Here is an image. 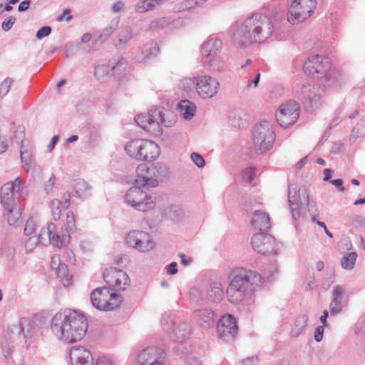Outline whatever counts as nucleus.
Instances as JSON below:
<instances>
[{
	"label": "nucleus",
	"mask_w": 365,
	"mask_h": 365,
	"mask_svg": "<svg viewBox=\"0 0 365 365\" xmlns=\"http://www.w3.org/2000/svg\"><path fill=\"white\" fill-rule=\"evenodd\" d=\"M279 23L275 19L261 14H253L246 18L233 34V42L238 48H247L253 43H261L272 35L279 38Z\"/></svg>",
	"instance_id": "1"
},
{
	"label": "nucleus",
	"mask_w": 365,
	"mask_h": 365,
	"mask_svg": "<svg viewBox=\"0 0 365 365\" xmlns=\"http://www.w3.org/2000/svg\"><path fill=\"white\" fill-rule=\"evenodd\" d=\"M230 283L227 289L229 302L237 304L245 302L250 305L254 303L255 292L263 284V278L255 270L236 267L230 274Z\"/></svg>",
	"instance_id": "2"
},
{
	"label": "nucleus",
	"mask_w": 365,
	"mask_h": 365,
	"mask_svg": "<svg viewBox=\"0 0 365 365\" xmlns=\"http://www.w3.org/2000/svg\"><path fill=\"white\" fill-rule=\"evenodd\" d=\"M88 320L84 314L76 310L65 309L53 317L51 329L58 339L66 343L81 340L88 330Z\"/></svg>",
	"instance_id": "3"
},
{
	"label": "nucleus",
	"mask_w": 365,
	"mask_h": 365,
	"mask_svg": "<svg viewBox=\"0 0 365 365\" xmlns=\"http://www.w3.org/2000/svg\"><path fill=\"white\" fill-rule=\"evenodd\" d=\"M331 63L329 57L315 55L309 57L304 63V73L313 78L324 79L326 86H330L336 82V73L331 71Z\"/></svg>",
	"instance_id": "4"
},
{
	"label": "nucleus",
	"mask_w": 365,
	"mask_h": 365,
	"mask_svg": "<svg viewBox=\"0 0 365 365\" xmlns=\"http://www.w3.org/2000/svg\"><path fill=\"white\" fill-rule=\"evenodd\" d=\"M125 150L130 157L148 162L155 160L160 153V148L157 143L145 139H135L128 142Z\"/></svg>",
	"instance_id": "5"
},
{
	"label": "nucleus",
	"mask_w": 365,
	"mask_h": 365,
	"mask_svg": "<svg viewBox=\"0 0 365 365\" xmlns=\"http://www.w3.org/2000/svg\"><path fill=\"white\" fill-rule=\"evenodd\" d=\"M288 200L292 219L297 221L306 213L309 203L307 188L305 186H301L297 192V186L289 184Z\"/></svg>",
	"instance_id": "6"
},
{
	"label": "nucleus",
	"mask_w": 365,
	"mask_h": 365,
	"mask_svg": "<svg viewBox=\"0 0 365 365\" xmlns=\"http://www.w3.org/2000/svg\"><path fill=\"white\" fill-rule=\"evenodd\" d=\"M152 123V133L158 136L163 133L162 125L171 128L175 125L176 115L171 110L162 107L152 106L148 113Z\"/></svg>",
	"instance_id": "7"
},
{
	"label": "nucleus",
	"mask_w": 365,
	"mask_h": 365,
	"mask_svg": "<svg viewBox=\"0 0 365 365\" xmlns=\"http://www.w3.org/2000/svg\"><path fill=\"white\" fill-rule=\"evenodd\" d=\"M146 188L134 185L126 192L125 202L138 211L147 212L154 207L151 196L146 193Z\"/></svg>",
	"instance_id": "8"
},
{
	"label": "nucleus",
	"mask_w": 365,
	"mask_h": 365,
	"mask_svg": "<svg viewBox=\"0 0 365 365\" xmlns=\"http://www.w3.org/2000/svg\"><path fill=\"white\" fill-rule=\"evenodd\" d=\"M252 140L261 153L269 150L275 140V134L270 124L263 121L256 125L252 130Z\"/></svg>",
	"instance_id": "9"
},
{
	"label": "nucleus",
	"mask_w": 365,
	"mask_h": 365,
	"mask_svg": "<svg viewBox=\"0 0 365 365\" xmlns=\"http://www.w3.org/2000/svg\"><path fill=\"white\" fill-rule=\"evenodd\" d=\"M316 6V0H294L288 13L289 22L295 24L304 21L314 13Z\"/></svg>",
	"instance_id": "10"
},
{
	"label": "nucleus",
	"mask_w": 365,
	"mask_h": 365,
	"mask_svg": "<svg viewBox=\"0 0 365 365\" xmlns=\"http://www.w3.org/2000/svg\"><path fill=\"white\" fill-rule=\"evenodd\" d=\"M299 110V103L292 100L288 101L282 103L276 112V120L281 127L287 128L297 120Z\"/></svg>",
	"instance_id": "11"
},
{
	"label": "nucleus",
	"mask_w": 365,
	"mask_h": 365,
	"mask_svg": "<svg viewBox=\"0 0 365 365\" xmlns=\"http://www.w3.org/2000/svg\"><path fill=\"white\" fill-rule=\"evenodd\" d=\"M252 249L262 255L277 252V244L274 237L266 232L255 233L251 239Z\"/></svg>",
	"instance_id": "12"
},
{
	"label": "nucleus",
	"mask_w": 365,
	"mask_h": 365,
	"mask_svg": "<svg viewBox=\"0 0 365 365\" xmlns=\"http://www.w3.org/2000/svg\"><path fill=\"white\" fill-rule=\"evenodd\" d=\"M238 331L235 317L230 314L222 316L217 324L218 336L224 341H233Z\"/></svg>",
	"instance_id": "13"
},
{
	"label": "nucleus",
	"mask_w": 365,
	"mask_h": 365,
	"mask_svg": "<svg viewBox=\"0 0 365 365\" xmlns=\"http://www.w3.org/2000/svg\"><path fill=\"white\" fill-rule=\"evenodd\" d=\"M136 178L134 185L142 186L149 189L158 185V180L155 178V173L153 165L148 166L146 164H140L136 168Z\"/></svg>",
	"instance_id": "14"
},
{
	"label": "nucleus",
	"mask_w": 365,
	"mask_h": 365,
	"mask_svg": "<svg viewBox=\"0 0 365 365\" xmlns=\"http://www.w3.org/2000/svg\"><path fill=\"white\" fill-rule=\"evenodd\" d=\"M219 86L217 80L209 76H199L196 81V91L203 98L213 97L217 93Z\"/></svg>",
	"instance_id": "15"
},
{
	"label": "nucleus",
	"mask_w": 365,
	"mask_h": 365,
	"mask_svg": "<svg viewBox=\"0 0 365 365\" xmlns=\"http://www.w3.org/2000/svg\"><path fill=\"white\" fill-rule=\"evenodd\" d=\"M165 352L158 347H148L138 356V365H164Z\"/></svg>",
	"instance_id": "16"
},
{
	"label": "nucleus",
	"mask_w": 365,
	"mask_h": 365,
	"mask_svg": "<svg viewBox=\"0 0 365 365\" xmlns=\"http://www.w3.org/2000/svg\"><path fill=\"white\" fill-rule=\"evenodd\" d=\"M73 365H93V357L91 351L83 346H73L69 353Z\"/></svg>",
	"instance_id": "17"
},
{
	"label": "nucleus",
	"mask_w": 365,
	"mask_h": 365,
	"mask_svg": "<svg viewBox=\"0 0 365 365\" xmlns=\"http://www.w3.org/2000/svg\"><path fill=\"white\" fill-rule=\"evenodd\" d=\"M346 306V302L344 299V289L341 285H336L333 289L331 299L329 304L331 315L335 316L341 313Z\"/></svg>",
	"instance_id": "18"
},
{
	"label": "nucleus",
	"mask_w": 365,
	"mask_h": 365,
	"mask_svg": "<svg viewBox=\"0 0 365 365\" xmlns=\"http://www.w3.org/2000/svg\"><path fill=\"white\" fill-rule=\"evenodd\" d=\"M222 48V41L217 37L209 38L201 46V55L205 58L217 57Z\"/></svg>",
	"instance_id": "19"
},
{
	"label": "nucleus",
	"mask_w": 365,
	"mask_h": 365,
	"mask_svg": "<svg viewBox=\"0 0 365 365\" xmlns=\"http://www.w3.org/2000/svg\"><path fill=\"white\" fill-rule=\"evenodd\" d=\"M112 288L107 287H98L93 289L91 294V301L93 307L99 310H103L101 306L106 305L107 303Z\"/></svg>",
	"instance_id": "20"
},
{
	"label": "nucleus",
	"mask_w": 365,
	"mask_h": 365,
	"mask_svg": "<svg viewBox=\"0 0 365 365\" xmlns=\"http://www.w3.org/2000/svg\"><path fill=\"white\" fill-rule=\"evenodd\" d=\"M193 315L199 325L207 329L215 324V314L213 310L202 308L194 311Z\"/></svg>",
	"instance_id": "21"
},
{
	"label": "nucleus",
	"mask_w": 365,
	"mask_h": 365,
	"mask_svg": "<svg viewBox=\"0 0 365 365\" xmlns=\"http://www.w3.org/2000/svg\"><path fill=\"white\" fill-rule=\"evenodd\" d=\"M228 120L235 128H245L248 125V114L243 109L235 108L229 112Z\"/></svg>",
	"instance_id": "22"
},
{
	"label": "nucleus",
	"mask_w": 365,
	"mask_h": 365,
	"mask_svg": "<svg viewBox=\"0 0 365 365\" xmlns=\"http://www.w3.org/2000/svg\"><path fill=\"white\" fill-rule=\"evenodd\" d=\"M206 302L219 303L224 296L222 286L220 282H212L205 289Z\"/></svg>",
	"instance_id": "23"
},
{
	"label": "nucleus",
	"mask_w": 365,
	"mask_h": 365,
	"mask_svg": "<svg viewBox=\"0 0 365 365\" xmlns=\"http://www.w3.org/2000/svg\"><path fill=\"white\" fill-rule=\"evenodd\" d=\"M174 328L172 331L171 338L176 342H183L191 334V326L186 322L174 323Z\"/></svg>",
	"instance_id": "24"
},
{
	"label": "nucleus",
	"mask_w": 365,
	"mask_h": 365,
	"mask_svg": "<svg viewBox=\"0 0 365 365\" xmlns=\"http://www.w3.org/2000/svg\"><path fill=\"white\" fill-rule=\"evenodd\" d=\"M252 224L255 229L267 232L270 228V218L267 213L256 210L253 213Z\"/></svg>",
	"instance_id": "25"
},
{
	"label": "nucleus",
	"mask_w": 365,
	"mask_h": 365,
	"mask_svg": "<svg viewBox=\"0 0 365 365\" xmlns=\"http://www.w3.org/2000/svg\"><path fill=\"white\" fill-rule=\"evenodd\" d=\"M160 48L157 43L150 42L145 44L137 56V59L140 63H146L150 58L155 57L159 53Z\"/></svg>",
	"instance_id": "26"
},
{
	"label": "nucleus",
	"mask_w": 365,
	"mask_h": 365,
	"mask_svg": "<svg viewBox=\"0 0 365 365\" xmlns=\"http://www.w3.org/2000/svg\"><path fill=\"white\" fill-rule=\"evenodd\" d=\"M110 66L113 75L118 79H121L126 74L128 69V61L123 57L113 58L110 61Z\"/></svg>",
	"instance_id": "27"
},
{
	"label": "nucleus",
	"mask_w": 365,
	"mask_h": 365,
	"mask_svg": "<svg viewBox=\"0 0 365 365\" xmlns=\"http://www.w3.org/2000/svg\"><path fill=\"white\" fill-rule=\"evenodd\" d=\"M0 201L4 207H11L12 205L19 203L17 197L8 182L5 183L1 188Z\"/></svg>",
	"instance_id": "28"
},
{
	"label": "nucleus",
	"mask_w": 365,
	"mask_h": 365,
	"mask_svg": "<svg viewBox=\"0 0 365 365\" xmlns=\"http://www.w3.org/2000/svg\"><path fill=\"white\" fill-rule=\"evenodd\" d=\"M154 242L151 239L150 235L145 232L141 231L140 233L138 240H137V245L135 249L141 252H148L154 247Z\"/></svg>",
	"instance_id": "29"
},
{
	"label": "nucleus",
	"mask_w": 365,
	"mask_h": 365,
	"mask_svg": "<svg viewBox=\"0 0 365 365\" xmlns=\"http://www.w3.org/2000/svg\"><path fill=\"white\" fill-rule=\"evenodd\" d=\"M30 321L26 318H21L18 325H13L9 328L11 334H17L19 336L22 334L24 338H27L29 334Z\"/></svg>",
	"instance_id": "30"
},
{
	"label": "nucleus",
	"mask_w": 365,
	"mask_h": 365,
	"mask_svg": "<svg viewBox=\"0 0 365 365\" xmlns=\"http://www.w3.org/2000/svg\"><path fill=\"white\" fill-rule=\"evenodd\" d=\"M178 107L183 111L182 115L185 120H190L194 117L196 111L194 103L189 100H182L179 102Z\"/></svg>",
	"instance_id": "31"
},
{
	"label": "nucleus",
	"mask_w": 365,
	"mask_h": 365,
	"mask_svg": "<svg viewBox=\"0 0 365 365\" xmlns=\"http://www.w3.org/2000/svg\"><path fill=\"white\" fill-rule=\"evenodd\" d=\"M55 231H56V225L53 222H50L46 228L41 230V232L38 235V243L43 245L51 243V235L53 232H55Z\"/></svg>",
	"instance_id": "32"
},
{
	"label": "nucleus",
	"mask_w": 365,
	"mask_h": 365,
	"mask_svg": "<svg viewBox=\"0 0 365 365\" xmlns=\"http://www.w3.org/2000/svg\"><path fill=\"white\" fill-rule=\"evenodd\" d=\"M76 196L84 199L90 195L91 186L83 180H76L73 185Z\"/></svg>",
	"instance_id": "33"
},
{
	"label": "nucleus",
	"mask_w": 365,
	"mask_h": 365,
	"mask_svg": "<svg viewBox=\"0 0 365 365\" xmlns=\"http://www.w3.org/2000/svg\"><path fill=\"white\" fill-rule=\"evenodd\" d=\"M123 302L122 296L116 292H111L106 305L101 306L103 311H113L120 307Z\"/></svg>",
	"instance_id": "34"
},
{
	"label": "nucleus",
	"mask_w": 365,
	"mask_h": 365,
	"mask_svg": "<svg viewBox=\"0 0 365 365\" xmlns=\"http://www.w3.org/2000/svg\"><path fill=\"white\" fill-rule=\"evenodd\" d=\"M8 211L7 222L9 225H15L19 220L21 212L19 203L12 205V206L4 207Z\"/></svg>",
	"instance_id": "35"
},
{
	"label": "nucleus",
	"mask_w": 365,
	"mask_h": 365,
	"mask_svg": "<svg viewBox=\"0 0 365 365\" xmlns=\"http://www.w3.org/2000/svg\"><path fill=\"white\" fill-rule=\"evenodd\" d=\"M365 135V114L363 115L361 119L358 121L355 127L351 130L349 140L351 142L354 141L358 138L363 137Z\"/></svg>",
	"instance_id": "36"
},
{
	"label": "nucleus",
	"mask_w": 365,
	"mask_h": 365,
	"mask_svg": "<svg viewBox=\"0 0 365 365\" xmlns=\"http://www.w3.org/2000/svg\"><path fill=\"white\" fill-rule=\"evenodd\" d=\"M132 29L130 27L126 26L122 29L119 32L118 36V43H115V46L118 48H124L125 44L132 38Z\"/></svg>",
	"instance_id": "37"
},
{
	"label": "nucleus",
	"mask_w": 365,
	"mask_h": 365,
	"mask_svg": "<svg viewBox=\"0 0 365 365\" xmlns=\"http://www.w3.org/2000/svg\"><path fill=\"white\" fill-rule=\"evenodd\" d=\"M115 279L113 280V285L111 287H115L118 289L125 290V287H121V284L128 285L130 282V279L128 275L122 269H118V275L116 274Z\"/></svg>",
	"instance_id": "38"
},
{
	"label": "nucleus",
	"mask_w": 365,
	"mask_h": 365,
	"mask_svg": "<svg viewBox=\"0 0 365 365\" xmlns=\"http://www.w3.org/2000/svg\"><path fill=\"white\" fill-rule=\"evenodd\" d=\"M357 256L356 252L346 254L341 260V267L345 269H352L355 265Z\"/></svg>",
	"instance_id": "39"
},
{
	"label": "nucleus",
	"mask_w": 365,
	"mask_h": 365,
	"mask_svg": "<svg viewBox=\"0 0 365 365\" xmlns=\"http://www.w3.org/2000/svg\"><path fill=\"white\" fill-rule=\"evenodd\" d=\"M8 183L18 200L19 198L24 197L26 191L22 187V180L20 178H16L14 181L8 182Z\"/></svg>",
	"instance_id": "40"
},
{
	"label": "nucleus",
	"mask_w": 365,
	"mask_h": 365,
	"mask_svg": "<svg viewBox=\"0 0 365 365\" xmlns=\"http://www.w3.org/2000/svg\"><path fill=\"white\" fill-rule=\"evenodd\" d=\"M148 114H139L135 117V121L143 129L152 133V123Z\"/></svg>",
	"instance_id": "41"
},
{
	"label": "nucleus",
	"mask_w": 365,
	"mask_h": 365,
	"mask_svg": "<svg viewBox=\"0 0 365 365\" xmlns=\"http://www.w3.org/2000/svg\"><path fill=\"white\" fill-rule=\"evenodd\" d=\"M153 168L156 180L168 178L170 171L169 168L165 165L158 163L155 165H153Z\"/></svg>",
	"instance_id": "42"
},
{
	"label": "nucleus",
	"mask_w": 365,
	"mask_h": 365,
	"mask_svg": "<svg viewBox=\"0 0 365 365\" xmlns=\"http://www.w3.org/2000/svg\"><path fill=\"white\" fill-rule=\"evenodd\" d=\"M170 24V19L168 17H161L153 20L150 24V29L158 31L163 29Z\"/></svg>",
	"instance_id": "43"
},
{
	"label": "nucleus",
	"mask_w": 365,
	"mask_h": 365,
	"mask_svg": "<svg viewBox=\"0 0 365 365\" xmlns=\"http://www.w3.org/2000/svg\"><path fill=\"white\" fill-rule=\"evenodd\" d=\"M69 234L65 232L61 236L58 232L55 231L51 235V242H53L57 247L61 248L63 245H66V242L69 241Z\"/></svg>",
	"instance_id": "44"
},
{
	"label": "nucleus",
	"mask_w": 365,
	"mask_h": 365,
	"mask_svg": "<svg viewBox=\"0 0 365 365\" xmlns=\"http://www.w3.org/2000/svg\"><path fill=\"white\" fill-rule=\"evenodd\" d=\"M168 215L169 218L175 222L180 221L184 217L182 209L175 205H173L169 207Z\"/></svg>",
	"instance_id": "45"
},
{
	"label": "nucleus",
	"mask_w": 365,
	"mask_h": 365,
	"mask_svg": "<svg viewBox=\"0 0 365 365\" xmlns=\"http://www.w3.org/2000/svg\"><path fill=\"white\" fill-rule=\"evenodd\" d=\"M192 301L195 302L198 304L206 303L204 289H192L190 293Z\"/></svg>",
	"instance_id": "46"
},
{
	"label": "nucleus",
	"mask_w": 365,
	"mask_h": 365,
	"mask_svg": "<svg viewBox=\"0 0 365 365\" xmlns=\"http://www.w3.org/2000/svg\"><path fill=\"white\" fill-rule=\"evenodd\" d=\"M116 274L118 275V269L115 267L106 269L103 272V277L105 282L109 286L108 287L111 288V286L113 285V280L117 277Z\"/></svg>",
	"instance_id": "47"
},
{
	"label": "nucleus",
	"mask_w": 365,
	"mask_h": 365,
	"mask_svg": "<svg viewBox=\"0 0 365 365\" xmlns=\"http://www.w3.org/2000/svg\"><path fill=\"white\" fill-rule=\"evenodd\" d=\"M208 58L209 61L207 62V65L210 70L214 71H222L224 69L225 63L220 58H217V56Z\"/></svg>",
	"instance_id": "48"
},
{
	"label": "nucleus",
	"mask_w": 365,
	"mask_h": 365,
	"mask_svg": "<svg viewBox=\"0 0 365 365\" xmlns=\"http://www.w3.org/2000/svg\"><path fill=\"white\" fill-rule=\"evenodd\" d=\"M110 71V66L98 65L95 67L94 76L98 81H103Z\"/></svg>",
	"instance_id": "49"
},
{
	"label": "nucleus",
	"mask_w": 365,
	"mask_h": 365,
	"mask_svg": "<svg viewBox=\"0 0 365 365\" xmlns=\"http://www.w3.org/2000/svg\"><path fill=\"white\" fill-rule=\"evenodd\" d=\"M141 233V231L139 230H133L128 232L125 237V241L127 245L135 249V246L137 245V240H138V237Z\"/></svg>",
	"instance_id": "50"
},
{
	"label": "nucleus",
	"mask_w": 365,
	"mask_h": 365,
	"mask_svg": "<svg viewBox=\"0 0 365 365\" xmlns=\"http://www.w3.org/2000/svg\"><path fill=\"white\" fill-rule=\"evenodd\" d=\"M76 220L73 213L71 211L68 212L66 215V232L69 234V232H76Z\"/></svg>",
	"instance_id": "51"
},
{
	"label": "nucleus",
	"mask_w": 365,
	"mask_h": 365,
	"mask_svg": "<svg viewBox=\"0 0 365 365\" xmlns=\"http://www.w3.org/2000/svg\"><path fill=\"white\" fill-rule=\"evenodd\" d=\"M52 207V215L55 221H57L61 217V202L58 199H54L51 202Z\"/></svg>",
	"instance_id": "52"
},
{
	"label": "nucleus",
	"mask_w": 365,
	"mask_h": 365,
	"mask_svg": "<svg viewBox=\"0 0 365 365\" xmlns=\"http://www.w3.org/2000/svg\"><path fill=\"white\" fill-rule=\"evenodd\" d=\"M205 1L206 0H185L180 4V9L182 10L190 9L204 4Z\"/></svg>",
	"instance_id": "53"
},
{
	"label": "nucleus",
	"mask_w": 365,
	"mask_h": 365,
	"mask_svg": "<svg viewBox=\"0 0 365 365\" xmlns=\"http://www.w3.org/2000/svg\"><path fill=\"white\" fill-rule=\"evenodd\" d=\"M255 176V168L250 167L245 169L242 173V178L247 183H251Z\"/></svg>",
	"instance_id": "54"
},
{
	"label": "nucleus",
	"mask_w": 365,
	"mask_h": 365,
	"mask_svg": "<svg viewBox=\"0 0 365 365\" xmlns=\"http://www.w3.org/2000/svg\"><path fill=\"white\" fill-rule=\"evenodd\" d=\"M11 83H12V80L10 78H5L1 83V84H0V98H3L8 93Z\"/></svg>",
	"instance_id": "55"
},
{
	"label": "nucleus",
	"mask_w": 365,
	"mask_h": 365,
	"mask_svg": "<svg viewBox=\"0 0 365 365\" xmlns=\"http://www.w3.org/2000/svg\"><path fill=\"white\" fill-rule=\"evenodd\" d=\"M115 30V26H113V25H110V26L106 28L99 35L98 38L96 40V41H99L101 43H103Z\"/></svg>",
	"instance_id": "56"
},
{
	"label": "nucleus",
	"mask_w": 365,
	"mask_h": 365,
	"mask_svg": "<svg viewBox=\"0 0 365 365\" xmlns=\"http://www.w3.org/2000/svg\"><path fill=\"white\" fill-rule=\"evenodd\" d=\"M52 29L49 26H44L40 28L36 34V38L37 39H42L44 37L48 36L51 33Z\"/></svg>",
	"instance_id": "57"
},
{
	"label": "nucleus",
	"mask_w": 365,
	"mask_h": 365,
	"mask_svg": "<svg viewBox=\"0 0 365 365\" xmlns=\"http://www.w3.org/2000/svg\"><path fill=\"white\" fill-rule=\"evenodd\" d=\"M197 78H185L182 80L183 88L187 91H192L193 88H196V81Z\"/></svg>",
	"instance_id": "58"
},
{
	"label": "nucleus",
	"mask_w": 365,
	"mask_h": 365,
	"mask_svg": "<svg viewBox=\"0 0 365 365\" xmlns=\"http://www.w3.org/2000/svg\"><path fill=\"white\" fill-rule=\"evenodd\" d=\"M191 159L192 162L197 166L198 168H203L205 165V160L203 158V157L197 153H192L191 154Z\"/></svg>",
	"instance_id": "59"
},
{
	"label": "nucleus",
	"mask_w": 365,
	"mask_h": 365,
	"mask_svg": "<svg viewBox=\"0 0 365 365\" xmlns=\"http://www.w3.org/2000/svg\"><path fill=\"white\" fill-rule=\"evenodd\" d=\"M308 322V316L307 314H301L296 317L294 321V326L304 329L307 327Z\"/></svg>",
	"instance_id": "60"
},
{
	"label": "nucleus",
	"mask_w": 365,
	"mask_h": 365,
	"mask_svg": "<svg viewBox=\"0 0 365 365\" xmlns=\"http://www.w3.org/2000/svg\"><path fill=\"white\" fill-rule=\"evenodd\" d=\"M1 349L4 358L8 360L14 352V346L8 344L7 341L1 343Z\"/></svg>",
	"instance_id": "61"
},
{
	"label": "nucleus",
	"mask_w": 365,
	"mask_h": 365,
	"mask_svg": "<svg viewBox=\"0 0 365 365\" xmlns=\"http://www.w3.org/2000/svg\"><path fill=\"white\" fill-rule=\"evenodd\" d=\"M16 21V18L13 16H9L1 24V29L4 31H9L13 26Z\"/></svg>",
	"instance_id": "62"
},
{
	"label": "nucleus",
	"mask_w": 365,
	"mask_h": 365,
	"mask_svg": "<svg viewBox=\"0 0 365 365\" xmlns=\"http://www.w3.org/2000/svg\"><path fill=\"white\" fill-rule=\"evenodd\" d=\"M35 228H36V223H35L34 220L32 219H29L26 221V225L24 227V234L28 236L31 235L34 232Z\"/></svg>",
	"instance_id": "63"
},
{
	"label": "nucleus",
	"mask_w": 365,
	"mask_h": 365,
	"mask_svg": "<svg viewBox=\"0 0 365 365\" xmlns=\"http://www.w3.org/2000/svg\"><path fill=\"white\" fill-rule=\"evenodd\" d=\"M165 269L166 273L169 275H175L178 272V263L172 262L165 266Z\"/></svg>",
	"instance_id": "64"
}]
</instances>
